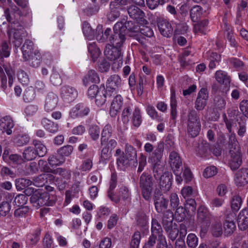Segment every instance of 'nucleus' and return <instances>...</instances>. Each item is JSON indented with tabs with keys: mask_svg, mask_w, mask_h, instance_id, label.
<instances>
[{
	"mask_svg": "<svg viewBox=\"0 0 248 248\" xmlns=\"http://www.w3.org/2000/svg\"><path fill=\"white\" fill-rule=\"evenodd\" d=\"M164 151V143L160 142L152 154H150L148 157V162L152 166L155 178L156 180L160 181L159 184L161 189L164 192H167L171 187L172 175L171 173L169 171L163 173L162 168L159 167L163 155Z\"/></svg>",
	"mask_w": 248,
	"mask_h": 248,
	"instance_id": "nucleus-1",
	"label": "nucleus"
},
{
	"mask_svg": "<svg viewBox=\"0 0 248 248\" xmlns=\"http://www.w3.org/2000/svg\"><path fill=\"white\" fill-rule=\"evenodd\" d=\"M230 159L229 165L231 169L235 170L239 168L242 163V155L238 142L234 133H231L229 137Z\"/></svg>",
	"mask_w": 248,
	"mask_h": 248,
	"instance_id": "nucleus-2",
	"label": "nucleus"
},
{
	"mask_svg": "<svg viewBox=\"0 0 248 248\" xmlns=\"http://www.w3.org/2000/svg\"><path fill=\"white\" fill-rule=\"evenodd\" d=\"M104 54L106 57L109 60L113 61L112 69L114 70L118 69L123 64L121 49L112 46L108 44L106 46Z\"/></svg>",
	"mask_w": 248,
	"mask_h": 248,
	"instance_id": "nucleus-3",
	"label": "nucleus"
},
{
	"mask_svg": "<svg viewBox=\"0 0 248 248\" xmlns=\"http://www.w3.org/2000/svg\"><path fill=\"white\" fill-rule=\"evenodd\" d=\"M125 27L121 23H116L113 28L114 33L108 39L110 45L119 48L125 41Z\"/></svg>",
	"mask_w": 248,
	"mask_h": 248,
	"instance_id": "nucleus-4",
	"label": "nucleus"
},
{
	"mask_svg": "<svg viewBox=\"0 0 248 248\" xmlns=\"http://www.w3.org/2000/svg\"><path fill=\"white\" fill-rule=\"evenodd\" d=\"M201 124L199 116L195 110H191L187 115V131L188 134L195 137L199 134Z\"/></svg>",
	"mask_w": 248,
	"mask_h": 248,
	"instance_id": "nucleus-5",
	"label": "nucleus"
},
{
	"mask_svg": "<svg viewBox=\"0 0 248 248\" xmlns=\"http://www.w3.org/2000/svg\"><path fill=\"white\" fill-rule=\"evenodd\" d=\"M214 219L215 217L206 207H199L197 211V221L201 225V231L204 233L207 232L210 224Z\"/></svg>",
	"mask_w": 248,
	"mask_h": 248,
	"instance_id": "nucleus-6",
	"label": "nucleus"
},
{
	"mask_svg": "<svg viewBox=\"0 0 248 248\" xmlns=\"http://www.w3.org/2000/svg\"><path fill=\"white\" fill-rule=\"evenodd\" d=\"M30 201L36 207L43 206H52L55 202L53 196L47 192H36L30 198Z\"/></svg>",
	"mask_w": 248,
	"mask_h": 248,
	"instance_id": "nucleus-7",
	"label": "nucleus"
},
{
	"mask_svg": "<svg viewBox=\"0 0 248 248\" xmlns=\"http://www.w3.org/2000/svg\"><path fill=\"white\" fill-rule=\"evenodd\" d=\"M169 164L176 175V181L178 184H181L183 181L180 174L182 170V161L179 155L176 152L172 151L169 155Z\"/></svg>",
	"mask_w": 248,
	"mask_h": 248,
	"instance_id": "nucleus-8",
	"label": "nucleus"
},
{
	"mask_svg": "<svg viewBox=\"0 0 248 248\" xmlns=\"http://www.w3.org/2000/svg\"><path fill=\"white\" fill-rule=\"evenodd\" d=\"M10 40L14 39L12 41L16 47H19L22 43L23 36L25 35V30L23 27L17 22L13 21L12 29L8 32Z\"/></svg>",
	"mask_w": 248,
	"mask_h": 248,
	"instance_id": "nucleus-9",
	"label": "nucleus"
},
{
	"mask_svg": "<svg viewBox=\"0 0 248 248\" xmlns=\"http://www.w3.org/2000/svg\"><path fill=\"white\" fill-rule=\"evenodd\" d=\"M153 183L151 177L142 173L140 177V186L141 189V194L145 200L149 201L150 199L152 192Z\"/></svg>",
	"mask_w": 248,
	"mask_h": 248,
	"instance_id": "nucleus-10",
	"label": "nucleus"
},
{
	"mask_svg": "<svg viewBox=\"0 0 248 248\" xmlns=\"http://www.w3.org/2000/svg\"><path fill=\"white\" fill-rule=\"evenodd\" d=\"M131 196L129 188L123 185L119 186L117 195L114 194L113 192L109 191L108 193V197L116 203H119L121 200L125 201L130 199Z\"/></svg>",
	"mask_w": 248,
	"mask_h": 248,
	"instance_id": "nucleus-11",
	"label": "nucleus"
},
{
	"mask_svg": "<svg viewBox=\"0 0 248 248\" xmlns=\"http://www.w3.org/2000/svg\"><path fill=\"white\" fill-rule=\"evenodd\" d=\"M88 95L91 99L94 97L96 104L98 106H102L106 101L107 95L105 93L99 90L98 87L96 85L91 86L88 91Z\"/></svg>",
	"mask_w": 248,
	"mask_h": 248,
	"instance_id": "nucleus-12",
	"label": "nucleus"
},
{
	"mask_svg": "<svg viewBox=\"0 0 248 248\" xmlns=\"http://www.w3.org/2000/svg\"><path fill=\"white\" fill-rule=\"evenodd\" d=\"M209 98V92L206 88H202L198 92L195 101L194 107L198 111H201L206 107Z\"/></svg>",
	"mask_w": 248,
	"mask_h": 248,
	"instance_id": "nucleus-13",
	"label": "nucleus"
},
{
	"mask_svg": "<svg viewBox=\"0 0 248 248\" xmlns=\"http://www.w3.org/2000/svg\"><path fill=\"white\" fill-rule=\"evenodd\" d=\"M121 78L118 75H113L108 78L106 82V91L105 92L107 96L111 95V92L116 91L121 85Z\"/></svg>",
	"mask_w": 248,
	"mask_h": 248,
	"instance_id": "nucleus-14",
	"label": "nucleus"
},
{
	"mask_svg": "<svg viewBox=\"0 0 248 248\" xmlns=\"http://www.w3.org/2000/svg\"><path fill=\"white\" fill-rule=\"evenodd\" d=\"M158 29L162 35L169 37L173 32V29L170 23L163 17H159L156 19Z\"/></svg>",
	"mask_w": 248,
	"mask_h": 248,
	"instance_id": "nucleus-15",
	"label": "nucleus"
},
{
	"mask_svg": "<svg viewBox=\"0 0 248 248\" xmlns=\"http://www.w3.org/2000/svg\"><path fill=\"white\" fill-rule=\"evenodd\" d=\"M89 108L82 103H79L72 108L69 112V116L72 119L82 118L88 115Z\"/></svg>",
	"mask_w": 248,
	"mask_h": 248,
	"instance_id": "nucleus-16",
	"label": "nucleus"
},
{
	"mask_svg": "<svg viewBox=\"0 0 248 248\" xmlns=\"http://www.w3.org/2000/svg\"><path fill=\"white\" fill-rule=\"evenodd\" d=\"M78 91L70 86H64L61 88V95L62 99L67 102L74 101L78 96Z\"/></svg>",
	"mask_w": 248,
	"mask_h": 248,
	"instance_id": "nucleus-17",
	"label": "nucleus"
},
{
	"mask_svg": "<svg viewBox=\"0 0 248 248\" xmlns=\"http://www.w3.org/2000/svg\"><path fill=\"white\" fill-rule=\"evenodd\" d=\"M59 101L58 96L53 93H48L46 98L44 108L47 112H50L56 107Z\"/></svg>",
	"mask_w": 248,
	"mask_h": 248,
	"instance_id": "nucleus-18",
	"label": "nucleus"
},
{
	"mask_svg": "<svg viewBox=\"0 0 248 248\" xmlns=\"http://www.w3.org/2000/svg\"><path fill=\"white\" fill-rule=\"evenodd\" d=\"M123 105V98L121 95H117L113 99L109 110L111 117H115L119 112Z\"/></svg>",
	"mask_w": 248,
	"mask_h": 248,
	"instance_id": "nucleus-19",
	"label": "nucleus"
},
{
	"mask_svg": "<svg viewBox=\"0 0 248 248\" xmlns=\"http://www.w3.org/2000/svg\"><path fill=\"white\" fill-rule=\"evenodd\" d=\"M14 123L12 118L9 116H5L0 119V128L2 132H5L8 135L12 133V128Z\"/></svg>",
	"mask_w": 248,
	"mask_h": 248,
	"instance_id": "nucleus-20",
	"label": "nucleus"
},
{
	"mask_svg": "<svg viewBox=\"0 0 248 248\" xmlns=\"http://www.w3.org/2000/svg\"><path fill=\"white\" fill-rule=\"evenodd\" d=\"M127 12L129 16L136 20L137 22L143 21L144 13L140 8L135 5H131L127 9Z\"/></svg>",
	"mask_w": 248,
	"mask_h": 248,
	"instance_id": "nucleus-21",
	"label": "nucleus"
},
{
	"mask_svg": "<svg viewBox=\"0 0 248 248\" xmlns=\"http://www.w3.org/2000/svg\"><path fill=\"white\" fill-rule=\"evenodd\" d=\"M234 182L238 186H244L248 183V170L243 169L235 174Z\"/></svg>",
	"mask_w": 248,
	"mask_h": 248,
	"instance_id": "nucleus-22",
	"label": "nucleus"
},
{
	"mask_svg": "<svg viewBox=\"0 0 248 248\" xmlns=\"http://www.w3.org/2000/svg\"><path fill=\"white\" fill-rule=\"evenodd\" d=\"M206 57L209 62L208 67L211 69L215 68L221 60V56L216 52L208 51L206 53Z\"/></svg>",
	"mask_w": 248,
	"mask_h": 248,
	"instance_id": "nucleus-23",
	"label": "nucleus"
},
{
	"mask_svg": "<svg viewBox=\"0 0 248 248\" xmlns=\"http://www.w3.org/2000/svg\"><path fill=\"white\" fill-rule=\"evenodd\" d=\"M23 58L25 61L30 59V56L32 54L33 49V43L29 40H26L22 47Z\"/></svg>",
	"mask_w": 248,
	"mask_h": 248,
	"instance_id": "nucleus-24",
	"label": "nucleus"
},
{
	"mask_svg": "<svg viewBox=\"0 0 248 248\" xmlns=\"http://www.w3.org/2000/svg\"><path fill=\"white\" fill-rule=\"evenodd\" d=\"M83 82L84 85L87 86L90 82L97 83L100 81V78L94 70H89L87 75L83 78Z\"/></svg>",
	"mask_w": 248,
	"mask_h": 248,
	"instance_id": "nucleus-25",
	"label": "nucleus"
},
{
	"mask_svg": "<svg viewBox=\"0 0 248 248\" xmlns=\"http://www.w3.org/2000/svg\"><path fill=\"white\" fill-rule=\"evenodd\" d=\"M154 203L155 209L158 213L164 212L168 207V201L161 195L158 198H157L156 196H155Z\"/></svg>",
	"mask_w": 248,
	"mask_h": 248,
	"instance_id": "nucleus-26",
	"label": "nucleus"
},
{
	"mask_svg": "<svg viewBox=\"0 0 248 248\" xmlns=\"http://www.w3.org/2000/svg\"><path fill=\"white\" fill-rule=\"evenodd\" d=\"M53 179L52 175L47 173H43L33 179V184L38 187L43 186L46 183H48V179L50 182Z\"/></svg>",
	"mask_w": 248,
	"mask_h": 248,
	"instance_id": "nucleus-27",
	"label": "nucleus"
},
{
	"mask_svg": "<svg viewBox=\"0 0 248 248\" xmlns=\"http://www.w3.org/2000/svg\"><path fill=\"white\" fill-rule=\"evenodd\" d=\"M112 133V128L110 124H107L103 128L101 138V144L102 146L105 145L109 138L111 136Z\"/></svg>",
	"mask_w": 248,
	"mask_h": 248,
	"instance_id": "nucleus-28",
	"label": "nucleus"
},
{
	"mask_svg": "<svg viewBox=\"0 0 248 248\" xmlns=\"http://www.w3.org/2000/svg\"><path fill=\"white\" fill-rule=\"evenodd\" d=\"M122 9V7L117 6L114 3L110 2L109 11L107 15L108 19L111 21L115 20L120 16V10Z\"/></svg>",
	"mask_w": 248,
	"mask_h": 248,
	"instance_id": "nucleus-29",
	"label": "nucleus"
},
{
	"mask_svg": "<svg viewBox=\"0 0 248 248\" xmlns=\"http://www.w3.org/2000/svg\"><path fill=\"white\" fill-rule=\"evenodd\" d=\"M41 124L50 133H56L58 131V125L51 120L44 118L42 120Z\"/></svg>",
	"mask_w": 248,
	"mask_h": 248,
	"instance_id": "nucleus-30",
	"label": "nucleus"
},
{
	"mask_svg": "<svg viewBox=\"0 0 248 248\" xmlns=\"http://www.w3.org/2000/svg\"><path fill=\"white\" fill-rule=\"evenodd\" d=\"M37 155L36 150L33 146L26 147L23 152V158L25 161H31L36 158Z\"/></svg>",
	"mask_w": 248,
	"mask_h": 248,
	"instance_id": "nucleus-31",
	"label": "nucleus"
},
{
	"mask_svg": "<svg viewBox=\"0 0 248 248\" xmlns=\"http://www.w3.org/2000/svg\"><path fill=\"white\" fill-rule=\"evenodd\" d=\"M32 144L37 155L39 157H43L46 155L47 153V149L42 142L38 140H33Z\"/></svg>",
	"mask_w": 248,
	"mask_h": 248,
	"instance_id": "nucleus-32",
	"label": "nucleus"
},
{
	"mask_svg": "<svg viewBox=\"0 0 248 248\" xmlns=\"http://www.w3.org/2000/svg\"><path fill=\"white\" fill-rule=\"evenodd\" d=\"M41 55L38 50H35L33 54H31L30 56L29 61V64L33 67H38L41 61Z\"/></svg>",
	"mask_w": 248,
	"mask_h": 248,
	"instance_id": "nucleus-33",
	"label": "nucleus"
},
{
	"mask_svg": "<svg viewBox=\"0 0 248 248\" xmlns=\"http://www.w3.org/2000/svg\"><path fill=\"white\" fill-rule=\"evenodd\" d=\"M131 121L133 125L136 127L140 126L142 123V117L140 108L135 107L131 116Z\"/></svg>",
	"mask_w": 248,
	"mask_h": 248,
	"instance_id": "nucleus-34",
	"label": "nucleus"
},
{
	"mask_svg": "<svg viewBox=\"0 0 248 248\" xmlns=\"http://www.w3.org/2000/svg\"><path fill=\"white\" fill-rule=\"evenodd\" d=\"M216 80L220 84H229L230 79L226 73L222 70L217 71L215 75Z\"/></svg>",
	"mask_w": 248,
	"mask_h": 248,
	"instance_id": "nucleus-35",
	"label": "nucleus"
},
{
	"mask_svg": "<svg viewBox=\"0 0 248 248\" xmlns=\"http://www.w3.org/2000/svg\"><path fill=\"white\" fill-rule=\"evenodd\" d=\"M203 13V9L199 5H195L192 7L190 10V16L191 20L193 22H196L198 19L200 18Z\"/></svg>",
	"mask_w": 248,
	"mask_h": 248,
	"instance_id": "nucleus-36",
	"label": "nucleus"
},
{
	"mask_svg": "<svg viewBox=\"0 0 248 248\" xmlns=\"http://www.w3.org/2000/svg\"><path fill=\"white\" fill-rule=\"evenodd\" d=\"M131 161L132 160L125 156L124 153H123L117 158V166L120 170H124L129 166Z\"/></svg>",
	"mask_w": 248,
	"mask_h": 248,
	"instance_id": "nucleus-37",
	"label": "nucleus"
},
{
	"mask_svg": "<svg viewBox=\"0 0 248 248\" xmlns=\"http://www.w3.org/2000/svg\"><path fill=\"white\" fill-rule=\"evenodd\" d=\"M173 214L170 210H167L162 218V224L164 228L168 229L172 225Z\"/></svg>",
	"mask_w": 248,
	"mask_h": 248,
	"instance_id": "nucleus-38",
	"label": "nucleus"
},
{
	"mask_svg": "<svg viewBox=\"0 0 248 248\" xmlns=\"http://www.w3.org/2000/svg\"><path fill=\"white\" fill-rule=\"evenodd\" d=\"M198 155L202 157H205L210 153V145L206 141H202L199 144L196 150Z\"/></svg>",
	"mask_w": 248,
	"mask_h": 248,
	"instance_id": "nucleus-39",
	"label": "nucleus"
},
{
	"mask_svg": "<svg viewBox=\"0 0 248 248\" xmlns=\"http://www.w3.org/2000/svg\"><path fill=\"white\" fill-rule=\"evenodd\" d=\"M152 234L158 236V238L163 237L162 234V229L160 224L155 219H153L151 227Z\"/></svg>",
	"mask_w": 248,
	"mask_h": 248,
	"instance_id": "nucleus-40",
	"label": "nucleus"
},
{
	"mask_svg": "<svg viewBox=\"0 0 248 248\" xmlns=\"http://www.w3.org/2000/svg\"><path fill=\"white\" fill-rule=\"evenodd\" d=\"M4 14L7 20L9 22H12L13 16L16 17V15L19 16L20 15V12L16 5H14L11 7V9H6Z\"/></svg>",
	"mask_w": 248,
	"mask_h": 248,
	"instance_id": "nucleus-41",
	"label": "nucleus"
},
{
	"mask_svg": "<svg viewBox=\"0 0 248 248\" xmlns=\"http://www.w3.org/2000/svg\"><path fill=\"white\" fill-rule=\"evenodd\" d=\"M40 233L41 229L40 228H37L33 233L27 235V240L31 245L34 246L37 243L40 239L39 236Z\"/></svg>",
	"mask_w": 248,
	"mask_h": 248,
	"instance_id": "nucleus-42",
	"label": "nucleus"
},
{
	"mask_svg": "<svg viewBox=\"0 0 248 248\" xmlns=\"http://www.w3.org/2000/svg\"><path fill=\"white\" fill-rule=\"evenodd\" d=\"M88 51L93 61H96V59L99 56L101 52L99 48L97 47L95 43L89 44Z\"/></svg>",
	"mask_w": 248,
	"mask_h": 248,
	"instance_id": "nucleus-43",
	"label": "nucleus"
},
{
	"mask_svg": "<svg viewBox=\"0 0 248 248\" xmlns=\"http://www.w3.org/2000/svg\"><path fill=\"white\" fill-rule=\"evenodd\" d=\"M236 225L233 221L226 220L224 223V230L225 235H231L235 230Z\"/></svg>",
	"mask_w": 248,
	"mask_h": 248,
	"instance_id": "nucleus-44",
	"label": "nucleus"
},
{
	"mask_svg": "<svg viewBox=\"0 0 248 248\" xmlns=\"http://www.w3.org/2000/svg\"><path fill=\"white\" fill-rule=\"evenodd\" d=\"M225 99L219 96H216L214 98V109L217 111H221L225 108L226 105Z\"/></svg>",
	"mask_w": 248,
	"mask_h": 248,
	"instance_id": "nucleus-45",
	"label": "nucleus"
},
{
	"mask_svg": "<svg viewBox=\"0 0 248 248\" xmlns=\"http://www.w3.org/2000/svg\"><path fill=\"white\" fill-rule=\"evenodd\" d=\"M133 106L129 105L125 107L122 114V120L124 124H127L129 121L130 116L133 113Z\"/></svg>",
	"mask_w": 248,
	"mask_h": 248,
	"instance_id": "nucleus-46",
	"label": "nucleus"
},
{
	"mask_svg": "<svg viewBox=\"0 0 248 248\" xmlns=\"http://www.w3.org/2000/svg\"><path fill=\"white\" fill-rule=\"evenodd\" d=\"M30 140V138L27 134H19L15 138V143L19 146L27 144Z\"/></svg>",
	"mask_w": 248,
	"mask_h": 248,
	"instance_id": "nucleus-47",
	"label": "nucleus"
},
{
	"mask_svg": "<svg viewBox=\"0 0 248 248\" xmlns=\"http://www.w3.org/2000/svg\"><path fill=\"white\" fill-rule=\"evenodd\" d=\"M32 183V181L28 179L19 178L16 180V186L17 190H21L31 186Z\"/></svg>",
	"mask_w": 248,
	"mask_h": 248,
	"instance_id": "nucleus-48",
	"label": "nucleus"
},
{
	"mask_svg": "<svg viewBox=\"0 0 248 248\" xmlns=\"http://www.w3.org/2000/svg\"><path fill=\"white\" fill-rule=\"evenodd\" d=\"M124 155L131 160L137 158V152L133 147L127 143L125 145Z\"/></svg>",
	"mask_w": 248,
	"mask_h": 248,
	"instance_id": "nucleus-49",
	"label": "nucleus"
},
{
	"mask_svg": "<svg viewBox=\"0 0 248 248\" xmlns=\"http://www.w3.org/2000/svg\"><path fill=\"white\" fill-rule=\"evenodd\" d=\"M88 132L91 139L93 140H96L99 139L100 129L98 126L92 125L90 126Z\"/></svg>",
	"mask_w": 248,
	"mask_h": 248,
	"instance_id": "nucleus-50",
	"label": "nucleus"
},
{
	"mask_svg": "<svg viewBox=\"0 0 248 248\" xmlns=\"http://www.w3.org/2000/svg\"><path fill=\"white\" fill-rule=\"evenodd\" d=\"M186 214H188L186 209L184 208L183 206H179L176 209L174 216L177 220L181 222L185 219L186 217Z\"/></svg>",
	"mask_w": 248,
	"mask_h": 248,
	"instance_id": "nucleus-51",
	"label": "nucleus"
},
{
	"mask_svg": "<svg viewBox=\"0 0 248 248\" xmlns=\"http://www.w3.org/2000/svg\"><path fill=\"white\" fill-rule=\"evenodd\" d=\"M96 31H98V34L96 35V39L101 42H104L106 39L108 38L111 32V29L110 28H107L104 32V35L106 37L103 36V31L102 27L98 26L96 28Z\"/></svg>",
	"mask_w": 248,
	"mask_h": 248,
	"instance_id": "nucleus-52",
	"label": "nucleus"
},
{
	"mask_svg": "<svg viewBox=\"0 0 248 248\" xmlns=\"http://www.w3.org/2000/svg\"><path fill=\"white\" fill-rule=\"evenodd\" d=\"M29 211L30 209L28 206H21L15 211L14 216L18 218L25 217Z\"/></svg>",
	"mask_w": 248,
	"mask_h": 248,
	"instance_id": "nucleus-53",
	"label": "nucleus"
},
{
	"mask_svg": "<svg viewBox=\"0 0 248 248\" xmlns=\"http://www.w3.org/2000/svg\"><path fill=\"white\" fill-rule=\"evenodd\" d=\"M82 30L84 35L88 39L92 40L94 38V31L88 23L86 22H83Z\"/></svg>",
	"mask_w": 248,
	"mask_h": 248,
	"instance_id": "nucleus-54",
	"label": "nucleus"
},
{
	"mask_svg": "<svg viewBox=\"0 0 248 248\" xmlns=\"http://www.w3.org/2000/svg\"><path fill=\"white\" fill-rule=\"evenodd\" d=\"M211 232L213 235L216 237H218L222 234V224L220 221H217L212 225Z\"/></svg>",
	"mask_w": 248,
	"mask_h": 248,
	"instance_id": "nucleus-55",
	"label": "nucleus"
},
{
	"mask_svg": "<svg viewBox=\"0 0 248 248\" xmlns=\"http://www.w3.org/2000/svg\"><path fill=\"white\" fill-rule=\"evenodd\" d=\"M147 80L144 77L140 76L138 79L136 85L137 93L139 96H141L143 94L144 87L146 85Z\"/></svg>",
	"mask_w": 248,
	"mask_h": 248,
	"instance_id": "nucleus-56",
	"label": "nucleus"
},
{
	"mask_svg": "<svg viewBox=\"0 0 248 248\" xmlns=\"http://www.w3.org/2000/svg\"><path fill=\"white\" fill-rule=\"evenodd\" d=\"M73 151V147L71 145H67L61 147L58 149V154L62 157L69 156Z\"/></svg>",
	"mask_w": 248,
	"mask_h": 248,
	"instance_id": "nucleus-57",
	"label": "nucleus"
},
{
	"mask_svg": "<svg viewBox=\"0 0 248 248\" xmlns=\"http://www.w3.org/2000/svg\"><path fill=\"white\" fill-rule=\"evenodd\" d=\"M18 81L23 85H28L30 82V78L28 74L22 70L18 71L17 75Z\"/></svg>",
	"mask_w": 248,
	"mask_h": 248,
	"instance_id": "nucleus-58",
	"label": "nucleus"
},
{
	"mask_svg": "<svg viewBox=\"0 0 248 248\" xmlns=\"http://www.w3.org/2000/svg\"><path fill=\"white\" fill-rule=\"evenodd\" d=\"M186 244L191 248H195L198 244V239L193 233H190L187 236Z\"/></svg>",
	"mask_w": 248,
	"mask_h": 248,
	"instance_id": "nucleus-59",
	"label": "nucleus"
},
{
	"mask_svg": "<svg viewBox=\"0 0 248 248\" xmlns=\"http://www.w3.org/2000/svg\"><path fill=\"white\" fill-rule=\"evenodd\" d=\"M139 31L143 36L148 37H154V32L152 29L148 26L145 25H141L139 28Z\"/></svg>",
	"mask_w": 248,
	"mask_h": 248,
	"instance_id": "nucleus-60",
	"label": "nucleus"
},
{
	"mask_svg": "<svg viewBox=\"0 0 248 248\" xmlns=\"http://www.w3.org/2000/svg\"><path fill=\"white\" fill-rule=\"evenodd\" d=\"M242 203L241 197L238 195L232 197L231 201V207L233 211H237L240 208Z\"/></svg>",
	"mask_w": 248,
	"mask_h": 248,
	"instance_id": "nucleus-61",
	"label": "nucleus"
},
{
	"mask_svg": "<svg viewBox=\"0 0 248 248\" xmlns=\"http://www.w3.org/2000/svg\"><path fill=\"white\" fill-rule=\"evenodd\" d=\"M164 229L168 233V235L169 237L170 238V239L172 241H174L178 235V229L177 227H176V226L173 225H172L171 227H169L168 229Z\"/></svg>",
	"mask_w": 248,
	"mask_h": 248,
	"instance_id": "nucleus-62",
	"label": "nucleus"
},
{
	"mask_svg": "<svg viewBox=\"0 0 248 248\" xmlns=\"http://www.w3.org/2000/svg\"><path fill=\"white\" fill-rule=\"evenodd\" d=\"M10 55V48L7 43L4 42L0 47V59L7 58Z\"/></svg>",
	"mask_w": 248,
	"mask_h": 248,
	"instance_id": "nucleus-63",
	"label": "nucleus"
},
{
	"mask_svg": "<svg viewBox=\"0 0 248 248\" xmlns=\"http://www.w3.org/2000/svg\"><path fill=\"white\" fill-rule=\"evenodd\" d=\"M185 209L188 214L191 215L195 212L196 209V202L194 199H189L185 204Z\"/></svg>",
	"mask_w": 248,
	"mask_h": 248,
	"instance_id": "nucleus-64",
	"label": "nucleus"
}]
</instances>
